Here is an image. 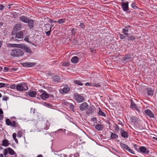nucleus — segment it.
Here are the masks:
<instances>
[{"instance_id": "1", "label": "nucleus", "mask_w": 157, "mask_h": 157, "mask_svg": "<svg viewBox=\"0 0 157 157\" xmlns=\"http://www.w3.org/2000/svg\"><path fill=\"white\" fill-rule=\"evenodd\" d=\"M10 54L12 57H18L23 56L24 54V52L20 49H16L11 50Z\"/></svg>"}, {"instance_id": "2", "label": "nucleus", "mask_w": 157, "mask_h": 157, "mask_svg": "<svg viewBox=\"0 0 157 157\" xmlns=\"http://www.w3.org/2000/svg\"><path fill=\"white\" fill-rule=\"evenodd\" d=\"M28 84L26 83H22L17 84V90L19 91H25L28 90Z\"/></svg>"}, {"instance_id": "3", "label": "nucleus", "mask_w": 157, "mask_h": 157, "mask_svg": "<svg viewBox=\"0 0 157 157\" xmlns=\"http://www.w3.org/2000/svg\"><path fill=\"white\" fill-rule=\"evenodd\" d=\"M39 92L41 94V98L44 100H45L46 99L49 97V94L47 93L46 92L42 90H39Z\"/></svg>"}, {"instance_id": "4", "label": "nucleus", "mask_w": 157, "mask_h": 157, "mask_svg": "<svg viewBox=\"0 0 157 157\" xmlns=\"http://www.w3.org/2000/svg\"><path fill=\"white\" fill-rule=\"evenodd\" d=\"M6 124L8 126H11L12 127L15 128L17 127V124H18L14 121L11 122L9 119H7L6 120Z\"/></svg>"}, {"instance_id": "5", "label": "nucleus", "mask_w": 157, "mask_h": 157, "mask_svg": "<svg viewBox=\"0 0 157 157\" xmlns=\"http://www.w3.org/2000/svg\"><path fill=\"white\" fill-rule=\"evenodd\" d=\"M75 99L78 102H82L84 101V98L80 94H76L74 95Z\"/></svg>"}, {"instance_id": "6", "label": "nucleus", "mask_w": 157, "mask_h": 157, "mask_svg": "<svg viewBox=\"0 0 157 157\" xmlns=\"http://www.w3.org/2000/svg\"><path fill=\"white\" fill-rule=\"evenodd\" d=\"M129 3L128 1H127L126 2H122L121 7L124 11L127 12L129 10Z\"/></svg>"}, {"instance_id": "7", "label": "nucleus", "mask_w": 157, "mask_h": 157, "mask_svg": "<svg viewBox=\"0 0 157 157\" xmlns=\"http://www.w3.org/2000/svg\"><path fill=\"white\" fill-rule=\"evenodd\" d=\"M96 109L95 107L94 106L92 105L90 106L88 110L86 111V113L88 115H90L94 113Z\"/></svg>"}, {"instance_id": "8", "label": "nucleus", "mask_w": 157, "mask_h": 157, "mask_svg": "<svg viewBox=\"0 0 157 157\" xmlns=\"http://www.w3.org/2000/svg\"><path fill=\"white\" fill-rule=\"evenodd\" d=\"M89 108L88 104L86 102L82 103L79 106V109L82 111L87 110Z\"/></svg>"}, {"instance_id": "9", "label": "nucleus", "mask_w": 157, "mask_h": 157, "mask_svg": "<svg viewBox=\"0 0 157 157\" xmlns=\"http://www.w3.org/2000/svg\"><path fill=\"white\" fill-rule=\"evenodd\" d=\"M70 90V88L67 85H65L64 86V87L62 89H60V92L62 94L63 93H67Z\"/></svg>"}, {"instance_id": "10", "label": "nucleus", "mask_w": 157, "mask_h": 157, "mask_svg": "<svg viewBox=\"0 0 157 157\" xmlns=\"http://www.w3.org/2000/svg\"><path fill=\"white\" fill-rule=\"evenodd\" d=\"M132 28V27L131 26L128 25L125 26L124 28L122 29V33L125 35L127 36L128 35V32L129 31H131V29L130 28Z\"/></svg>"}, {"instance_id": "11", "label": "nucleus", "mask_w": 157, "mask_h": 157, "mask_svg": "<svg viewBox=\"0 0 157 157\" xmlns=\"http://www.w3.org/2000/svg\"><path fill=\"white\" fill-rule=\"evenodd\" d=\"M29 19V17L25 15H22L19 18V20L20 21L25 23H27Z\"/></svg>"}, {"instance_id": "12", "label": "nucleus", "mask_w": 157, "mask_h": 157, "mask_svg": "<svg viewBox=\"0 0 157 157\" xmlns=\"http://www.w3.org/2000/svg\"><path fill=\"white\" fill-rule=\"evenodd\" d=\"M140 152L143 154L148 155L149 153V151L147 150L146 148L144 146H142L139 148Z\"/></svg>"}, {"instance_id": "13", "label": "nucleus", "mask_w": 157, "mask_h": 157, "mask_svg": "<svg viewBox=\"0 0 157 157\" xmlns=\"http://www.w3.org/2000/svg\"><path fill=\"white\" fill-rule=\"evenodd\" d=\"M22 28V25L20 23L15 24L14 26L13 29L17 31L21 30Z\"/></svg>"}, {"instance_id": "14", "label": "nucleus", "mask_w": 157, "mask_h": 157, "mask_svg": "<svg viewBox=\"0 0 157 157\" xmlns=\"http://www.w3.org/2000/svg\"><path fill=\"white\" fill-rule=\"evenodd\" d=\"M21 64L23 67H30L36 65V63H35L28 62L27 63H21Z\"/></svg>"}, {"instance_id": "15", "label": "nucleus", "mask_w": 157, "mask_h": 157, "mask_svg": "<svg viewBox=\"0 0 157 157\" xmlns=\"http://www.w3.org/2000/svg\"><path fill=\"white\" fill-rule=\"evenodd\" d=\"M34 20L31 19H29L27 23L30 29H32L33 28L34 26Z\"/></svg>"}, {"instance_id": "16", "label": "nucleus", "mask_w": 157, "mask_h": 157, "mask_svg": "<svg viewBox=\"0 0 157 157\" xmlns=\"http://www.w3.org/2000/svg\"><path fill=\"white\" fill-rule=\"evenodd\" d=\"M145 114L150 118H154L155 116L153 113L149 109H147L145 111Z\"/></svg>"}, {"instance_id": "17", "label": "nucleus", "mask_w": 157, "mask_h": 157, "mask_svg": "<svg viewBox=\"0 0 157 157\" xmlns=\"http://www.w3.org/2000/svg\"><path fill=\"white\" fill-rule=\"evenodd\" d=\"M54 82H59L60 81L61 78L59 75L56 74L52 78Z\"/></svg>"}, {"instance_id": "18", "label": "nucleus", "mask_w": 157, "mask_h": 157, "mask_svg": "<svg viewBox=\"0 0 157 157\" xmlns=\"http://www.w3.org/2000/svg\"><path fill=\"white\" fill-rule=\"evenodd\" d=\"M120 133L122 137L123 138H128V132L123 129L121 130Z\"/></svg>"}, {"instance_id": "19", "label": "nucleus", "mask_w": 157, "mask_h": 157, "mask_svg": "<svg viewBox=\"0 0 157 157\" xmlns=\"http://www.w3.org/2000/svg\"><path fill=\"white\" fill-rule=\"evenodd\" d=\"M37 94V93L36 91L30 90L29 91L28 94L30 97H36Z\"/></svg>"}, {"instance_id": "20", "label": "nucleus", "mask_w": 157, "mask_h": 157, "mask_svg": "<svg viewBox=\"0 0 157 157\" xmlns=\"http://www.w3.org/2000/svg\"><path fill=\"white\" fill-rule=\"evenodd\" d=\"M23 32L22 31H19L16 33V37L17 39H22V40L23 39Z\"/></svg>"}, {"instance_id": "21", "label": "nucleus", "mask_w": 157, "mask_h": 157, "mask_svg": "<svg viewBox=\"0 0 157 157\" xmlns=\"http://www.w3.org/2000/svg\"><path fill=\"white\" fill-rule=\"evenodd\" d=\"M130 108H134L137 111H140L139 109L138 108L137 105L135 103L133 100L131 101L130 104Z\"/></svg>"}, {"instance_id": "22", "label": "nucleus", "mask_w": 157, "mask_h": 157, "mask_svg": "<svg viewBox=\"0 0 157 157\" xmlns=\"http://www.w3.org/2000/svg\"><path fill=\"white\" fill-rule=\"evenodd\" d=\"M146 90L147 91V93L148 95L152 96L153 95L154 92L151 88H147Z\"/></svg>"}, {"instance_id": "23", "label": "nucleus", "mask_w": 157, "mask_h": 157, "mask_svg": "<svg viewBox=\"0 0 157 157\" xmlns=\"http://www.w3.org/2000/svg\"><path fill=\"white\" fill-rule=\"evenodd\" d=\"M95 129L98 131H101L104 128V125L103 124H98L95 126Z\"/></svg>"}, {"instance_id": "24", "label": "nucleus", "mask_w": 157, "mask_h": 157, "mask_svg": "<svg viewBox=\"0 0 157 157\" xmlns=\"http://www.w3.org/2000/svg\"><path fill=\"white\" fill-rule=\"evenodd\" d=\"M131 122L134 124H138L139 119L136 116H133L131 118Z\"/></svg>"}, {"instance_id": "25", "label": "nucleus", "mask_w": 157, "mask_h": 157, "mask_svg": "<svg viewBox=\"0 0 157 157\" xmlns=\"http://www.w3.org/2000/svg\"><path fill=\"white\" fill-rule=\"evenodd\" d=\"M10 144L9 141L7 139H5L2 140V145L4 147H7Z\"/></svg>"}, {"instance_id": "26", "label": "nucleus", "mask_w": 157, "mask_h": 157, "mask_svg": "<svg viewBox=\"0 0 157 157\" xmlns=\"http://www.w3.org/2000/svg\"><path fill=\"white\" fill-rule=\"evenodd\" d=\"M17 70V69L16 68H10L8 67H4V71L5 72H7V71H16Z\"/></svg>"}, {"instance_id": "27", "label": "nucleus", "mask_w": 157, "mask_h": 157, "mask_svg": "<svg viewBox=\"0 0 157 157\" xmlns=\"http://www.w3.org/2000/svg\"><path fill=\"white\" fill-rule=\"evenodd\" d=\"M71 61L73 63H77L78 62L79 59L77 56H75L71 59Z\"/></svg>"}, {"instance_id": "28", "label": "nucleus", "mask_w": 157, "mask_h": 157, "mask_svg": "<svg viewBox=\"0 0 157 157\" xmlns=\"http://www.w3.org/2000/svg\"><path fill=\"white\" fill-rule=\"evenodd\" d=\"M99 111L98 113V115H99L105 117H106V114L104 113L103 111L101 110V109L100 107L98 108Z\"/></svg>"}, {"instance_id": "29", "label": "nucleus", "mask_w": 157, "mask_h": 157, "mask_svg": "<svg viewBox=\"0 0 157 157\" xmlns=\"http://www.w3.org/2000/svg\"><path fill=\"white\" fill-rule=\"evenodd\" d=\"M111 134L110 136L111 139L112 140L117 139L118 138V136L116 133H113L110 132Z\"/></svg>"}, {"instance_id": "30", "label": "nucleus", "mask_w": 157, "mask_h": 157, "mask_svg": "<svg viewBox=\"0 0 157 157\" xmlns=\"http://www.w3.org/2000/svg\"><path fill=\"white\" fill-rule=\"evenodd\" d=\"M9 154L10 155H13L15 154H16L13 150L10 147H8L7 148Z\"/></svg>"}, {"instance_id": "31", "label": "nucleus", "mask_w": 157, "mask_h": 157, "mask_svg": "<svg viewBox=\"0 0 157 157\" xmlns=\"http://www.w3.org/2000/svg\"><path fill=\"white\" fill-rule=\"evenodd\" d=\"M121 146L123 148L125 149L126 150H128V149L129 148V147L126 144L122 143H120Z\"/></svg>"}, {"instance_id": "32", "label": "nucleus", "mask_w": 157, "mask_h": 157, "mask_svg": "<svg viewBox=\"0 0 157 157\" xmlns=\"http://www.w3.org/2000/svg\"><path fill=\"white\" fill-rule=\"evenodd\" d=\"M44 28L46 31L51 30V27H50V25L47 23L44 25Z\"/></svg>"}, {"instance_id": "33", "label": "nucleus", "mask_w": 157, "mask_h": 157, "mask_svg": "<svg viewBox=\"0 0 157 157\" xmlns=\"http://www.w3.org/2000/svg\"><path fill=\"white\" fill-rule=\"evenodd\" d=\"M24 50L25 51V52H26L27 53L31 54L33 53V52L31 50L30 48L29 47H27L26 46L25 47V48L24 49Z\"/></svg>"}, {"instance_id": "34", "label": "nucleus", "mask_w": 157, "mask_h": 157, "mask_svg": "<svg viewBox=\"0 0 157 157\" xmlns=\"http://www.w3.org/2000/svg\"><path fill=\"white\" fill-rule=\"evenodd\" d=\"M131 58H132V57L130 55H125V56L123 57L122 60L125 61L128 59H129Z\"/></svg>"}, {"instance_id": "35", "label": "nucleus", "mask_w": 157, "mask_h": 157, "mask_svg": "<svg viewBox=\"0 0 157 157\" xmlns=\"http://www.w3.org/2000/svg\"><path fill=\"white\" fill-rule=\"evenodd\" d=\"M135 37L133 35H132L131 36H128L127 37V40L128 41L130 40L133 41L135 40Z\"/></svg>"}, {"instance_id": "36", "label": "nucleus", "mask_w": 157, "mask_h": 157, "mask_svg": "<svg viewBox=\"0 0 157 157\" xmlns=\"http://www.w3.org/2000/svg\"><path fill=\"white\" fill-rule=\"evenodd\" d=\"M25 46L26 45L23 44H17V48L24 50Z\"/></svg>"}, {"instance_id": "37", "label": "nucleus", "mask_w": 157, "mask_h": 157, "mask_svg": "<svg viewBox=\"0 0 157 157\" xmlns=\"http://www.w3.org/2000/svg\"><path fill=\"white\" fill-rule=\"evenodd\" d=\"M68 107L71 111L73 112H75L74 109L75 106L72 104L71 103Z\"/></svg>"}, {"instance_id": "38", "label": "nucleus", "mask_w": 157, "mask_h": 157, "mask_svg": "<svg viewBox=\"0 0 157 157\" xmlns=\"http://www.w3.org/2000/svg\"><path fill=\"white\" fill-rule=\"evenodd\" d=\"M66 20V19H60L58 20V23L61 24L64 23Z\"/></svg>"}, {"instance_id": "39", "label": "nucleus", "mask_w": 157, "mask_h": 157, "mask_svg": "<svg viewBox=\"0 0 157 157\" xmlns=\"http://www.w3.org/2000/svg\"><path fill=\"white\" fill-rule=\"evenodd\" d=\"M74 82L75 84L79 86H82L83 85V83L81 82V81H80L75 80L74 81Z\"/></svg>"}, {"instance_id": "40", "label": "nucleus", "mask_w": 157, "mask_h": 157, "mask_svg": "<svg viewBox=\"0 0 157 157\" xmlns=\"http://www.w3.org/2000/svg\"><path fill=\"white\" fill-rule=\"evenodd\" d=\"M16 134L15 133H14L13 134V139L14 140L15 142L17 144L18 143V141L16 138Z\"/></svg>"}, {"instance_id": "41", "label": "nucleus", "mask_w": 157, "mask_h": 157, "mask_svg": "<svg viewBox=\"0 0 157 157\" xmlns=\"http://www.w3.org/2000/svg\"><path fill=\"white\" fill-rule=\"evenodd\" d=\"M70 65V63L68 62H63L62 64V65L64 67H68Z\"/></svg>"}, {"instance_id": "42", "label": "nucleus", "mask_w": 157, "mask_h": 157, "mask_svg": "<svg viewBox=\"0 0 157 157\" xmlns=\"http://www.w3.org/2000/svg\"><path fill=\"white\" fill-rule=\"evenodd\" d=\"M131 6L132 8H133L135 10H136L139 8L136 6V3L134 2H133L131 4Z\"/></svg>"}, {"instance_id": "43", "label": "nucleus", "mask_w": 157, "mask_h": 157, "mask_svg": "<svg viewBox=\"0 0 157 157\" xmlns=\"http://www.w3.org/2000/svg\"><path fill=\"white\" fill-rule=\"evenodd\" d=\"M77 30V29H75L74 28L72 29L71 30V32L72 34L74 35H75L76 33V31Z\"/></svg>"}, {"instance_id": "44", "label": "nucleus", "mask_w": 157, "mask_h": 157, "mask_svg": "<svg viewBox=\"0 0 157 157\" xmlns=\"http://www.w3.org/2000/svg\"><path fill=\"white\" fill-rule=\"evenodd\" d=\"M115 130L117 132H118L119 131V127L116 124H115Z\"/></svg>"}, {"instance_id": "45", "label": "nucleus", "mask_w": 157, "mask_h": 157, "mask_svg": "<svg viewBox=\"0 0 157 157\" xmlns=\"http://www.w3.org/2000/svg\"><path fill=\"white\" fill-rule=\"evenodd\" d=\"M8 46L10 47L17 48V44H9Z\"/></svg>"}, {"instance_id": "46", "label": "nucleus", "mask_w": 157, "mask_h": 157, "mask_svg": "<svg viewBox=\"0 0 157 157\" xmlns=\"http://www.w3.org/2000/svg\"><path fill=\"white\" fill-rule=\"evenodd\" d=\"M10 40L12 41V40H14V41H19V40L17 39V38L16 37V36H12L11 37H10Z\"/></svg>"}, {"instance_id": "47", "label": "nucleus", "mask_w": 157, "mask_h": 157, "mask_svg": "<svg viewBox=\"0 0 157 157\" xmlns=\"http://www.w3.org/2000/svg\"><path fill=\"white\" fill-rule=\"evenodd\" d=\"M71 103H70L69 102H68L67 101H64L63 102V104L65 106H66L67 107H68L69 105H70V104Z\"/></svg>"}, {"instance_id": "48", "label": "nucleus", "mask_w": 157, "mask_h": 157, "mask_svg": "<svg viewBox=\"0 0 157 157\" xmlns=\"http://www.w3.org/2000/svg\"><path fill=\"white\" fill-rule=\"evenodd\" d=\"M24 40L27 42L31 43L30 41H29V36H27L24 39Z\"/></svg>"}, {"instance_id": "49", "label": "nucleus", "mask_w": 157, "mask_h": 157, "mask_svg": "<svg viewBox=\"0 0 157 157\" xmlns=\"http://www.w3.org/2000/svg\"><path fill=\"white\" fill-rule=\"evenodd\" d=\"M120 38L121 39H125L126 37V36H124L123 34L119 33V34Z\"/></svg>"}, {"instance_id": "50", "label": "nucleus", "mask_w": 157, "mask_h": 157, "mask_svg": "<svg viewBox=\"0 0 157 157\" xmlns=\"http://www.w3.org/2000/svg\"><path fill=\"white\" fill-rule=\"evenodd\" d=\"M44 105L49 107H52V105L50 103H49L47 102H44Z\"/></svg>"}, {"instance_id": "51", "label": "nucleus", "mask_w": 157, "mask_h": 157, "mask_svg": "<svg viewBox=\"0 0 157 157\" xmlns=\"http://www.w3.org/2000/svg\"><path fill=\"white\" fill-rule=\"evenodd\" d=\"M17 84L16 85L15 84H13L12 85H11L10 87V88L12 89H15L16 88L17 89Z\"/></svg>"}, {"instance_id": "52", "label": "nucleus", "mask_w": 157, "mask_h": 157, "mask_svg": "<svg viewBox=\"0 0 157 157\" xmlns=\"http://www.w3.org/2000/svg\"><path fill=\"white\" fill-rule=\"evenodd\" d=\"M8 151L7 150V149H5L4 150V151H3V153L4 154V155L5 156H6L8 153Z\"/></svg>"}, {"instance_id": "53", "label": "nucleus", "mask_w": 157, "mask_h": 157, "mask_svg": "<svg viewBox=\"0 0 157 157\" xmlns=\"http://www.w3.org/2000/svg\"><path fill=\"white\" fill-rule=\"evenodd\" d=\"M46 31L45 33L46 34V36H49L50 35V33L51 32V30L47 31Z\"/></svg>"}, {"instance_id": "54", "label": "nucleus", "mask_w": 157, "mask_h": 157, "mask_svg": "<svg viewBox=\"0 0 157 157\" xmlns=\"http://www.w3.org/2000/svg\"><path fill=\"white\" fill-rule=\"evenodd\" d=\"M17 33V31L15 30H14V29H13V30L12 32V35L13 36H15Z\"/></svg>"}, {"instance_id": "55", "label": "nucleus", "mask_w": 157, "mask_h": 157, "mask_svg": "<svg viewBox=\"0 0 157 157\" xmlns=\"http://www.w3.org/2000/svg\"><path fill=\"white\" fill-rule=\"evenodd\" d=\"M134 148L136 150H137V151H138V150L139 149V147L136 144H134Z\"/></svg>"}, {"instance_id": "56", "label": "nucleus", "mask_w": 157, "mask_h": 157, "mask_svg": "<svg viewBox=\"0 0 157 157\" xmlns=\"http://www.w3.org/2000/svg\"><path fill=\"white\" fill-rule=\"evenodd\" d=\"M128 151L129 152H130L132 154H135V152H133V150L132 149H131L130 147H129V148L128 149Z\"/></svg>"}, {"instance_id": "57", "label": "nucleus", "mask_w": 157, "mask_h": 157, "mask_svg": "<svg viewBox=\"0 0 157 157\" xmlns=\"http://www.w3.org/2000/svg\"><path fill=\"white\" fill-rule=\"evenodd\" d=\"M80 26L83 29H84L85 27V25H84L83 23H80Z\"/></svg>"}, {"instance_id": "58", "label": "nucleus", "mask_w": 157, "mask_h": 157, "mask_svg": "<svg viewBox=\"0 0 157 157\" xmlns=\"http://www.w3.org/2000/svg\"><path fill=\"white\" fill-rule=\"evenodd\" d=\"M9 99V98L7 97L6 96H3L2 97V100L4 101H7Z\"/></svg>"}, {"instance_id": "59", "label": "nucleus", "mask_w": 157, "mask_h": 157, "mask_svg": "<svg viewBox=\"0 0 157 157\" xmlns=\"http://www.w3.org/2000/svg\"><path fill=\"white\" fill-rule=\"evenodd\" d=\"M91 121L94 122V123H96L97 121V118L95 117H94L91 119Z\"/></svg>"}, {"instance_id": "60", "label": "nucleus", "mask_w": 157, "mask_h": 157, "mask_svg": "<svg viewBox=\"0 0 157 157\" xmlns=\"http://www.w3.org/2000/svg\"><path fill=\"white\" fill-rule=\"evenodd\" d=\"M6 84L4 83H0V88L5 87Z\"/></svg>"}, {"instance_id": "61", "label": "nucleus", "mask_w": 157, "mask_h": 157, "mask_svg": "<svg viewBox=\"0 0 157 157\" xmlns=\"http://www.w3.org/2000/svg\"><path fill=\"white\" fill-rule=\"evenodd\" d=\"M17 136L19 137H21L22 136V133L21 131H19L17 133Z\"/></svg>"}, {"instance_id": "62", "label": "nucleus", "mask_w": 157, "mask_h": 157, "mask_svg": "<svg viewBox=\"0 0 157 157\" xmlns=\"http://www.w3.org/2000/svg\"><path fill=\"white\" fill-rule=\"evenodd\" d=\"M93 86H94L97 87H101V85L99 84V83H97L94 84Z\"/></svg>"}, {"instance_id": "63", "label": "nucleus", "mask_w": 157, "mask_h": 157, "mask_svg": "<svg viewBox=\"0 0 157 157\" xmlns=\"http://www.w3.org/2000/svg\"><path fill=\"white\" fill-rule=\"evenodd\" d=\"M4 8V6L2 4H0V10L2 11Z\"/></svg>"}, {"instance_id": "64", "label": "nucleus", "mask_w": 157, "mask_h": 157, "mask_svg": "<svg viewBox=\"0 0 157 157\" xmlns=\"http://www.w3.org/2000/svg\"><path fill=\"white\" fill-rule=\"evenodd\" d=\"M90 51L93 52V53H96V50L94 49H91Z\"/></svg>"}]
</instances>
